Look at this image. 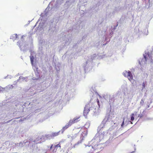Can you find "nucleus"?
I'll list each match as a JSON object with an SVG mask.
<instances>
[{
    "instance_id": "f257e3e1",
    "label": "nucleus",
    "mask_w": 153,
    "mask_h": 153,
    "mask_svg": "<svg viewBox=\"0 0 153 153\" xmlns=\"http://www.w3.org/2000/svg\"><path fill=\"white\" fill-rule=\"evenodd\" d=\"M150 54H149V53H145V54H144V58H143L142 59H141L139 61V64L141 65L142 64H145L146 63V61H147L148 56L150 57Z\"/></svg>"
},
{
    "instance_id": "f03ea898",
    "label": "nucleus",
    "mask_w": 153,
    "mask_h": 153,
    "mask_svg": "<svg viewBox=\"0 0 153 153\" xmlns=\"http://www.w3.org/2000/svg\"><path fill=\"white\" fill-rule=\"evenodd\" d=\"M123 75L125 77H127L130 81L133 79V77L132 75L131 72L130 71H125L123 72Z\"/></svg>"
},
{
    "instance_id": "7ed1b4c3",
    "label": "nucleus",
    "mask_w": 153,
    "mask_h": 153,
    "mask_svg": "<svg viewBox=\"0 0 153 153\" xmlns=\"http://www.w3.org/2000/svg\"><path fill=\"white\" fill-rule=\"evenodd\" d=\"M79 117L74 118L73 120H69V123H71V125L78 122Z\"/></svg>"
},
{
    "instance_id": "20e7f679",
    "label": "nucleus",
    "mask_w": 153,
    "mask_h": 153,
    "mask_svg": "<svg viewBox=\"0 0 153 153\" xmlns=\"http://www.w3.org/2000/svg\"><path fill=\"white\" fill-rule=\"evenodd\" d=\"M89 109L87 107H85L83 111V115L84 116L87 115L89 111Z\"/></svg>"
},
{
    "instance_id": "39448f33",
    "label": "nucleus",
    "mask_w": 153,
    "mask_h": 153,
    "mask_svg": "<svg viewBox=\"0 0 153 153\" xmlns=\"http://www.w3.org/2000/svg\"><path fill=\"white\" fill-rule=\"evenodd\" d=\"M19 37H20L22 38L23 37V36H22L20 34L18 35L17 34H15L12 36L13 38H17Z\"/></svg>"
},
{
    "instance_id": "423d86ee",
    "label": "nucleus",
    "mask_w": 153,
    "mask_h": 153,
    "mask_svg": "<svg viewBox=\"0 0 153 153\" xmlns=\"http://www.w3.org/2000/svg\"><path fill=\"white\" fill-rule=\"evenodd\" d=\"M60 132V131H59L58 132H53L51 134V137H56L58 135Z\"/></svg>"
},
{
    "instance_id": "0eeeda50",
    "label": "nucleus",
    "mask_w": 153,
    "mask_h": 153,
    "mask_svg": "<svg viewBox=\"0 0 153 153\" xmlns=\"http://www.w3.org/2000/svg\"><path fill=\"white\" fill-rule=\"evenodd\" d=\"M72 125L71 123H69V121L68 123L67 124H66L65 126H64L62 130H63V131L65 130L66 129L68 128L69 126H70L71 125Z\"/></svg>"
},
{
    "instance_id": "6e6552de",
    "label": "nucleus",
    "mask_w": 153,
    "mask_h": 153,
    "mask_svg": "<svg viewBox=\"0 0 153 153\" xmlns=\"http://www.w3.org/2000/svg\"><path fill=\"white\" fill-rule=\"evenodd\" d=\"M50 137H51V136H50L48 134L47 135H45L44 136H42L41 138V139H44L45 140H46V139H48V138H49Z\"/></svg>"
},
{
    "instance_id": "1a4fd4ad",
    "label": "nucleus",
    "mask_w": 153,
    "mask_h": 153,
    "mask_svg": "<svg viewBox=\"0 0 153 153\" xmlns=\"http://www.w3.org/2000/svg\"><path fill=\"white\" fill-rule=\"evenodd\" d=\"M134 113H132L131 114V120L132 121H133L134 119Z\"/></svg>"
},
{
    "instance_id": "9d476101",
    "label": "nucleus",
    "mask_w": 153,
    "mask_h": 153,
    "mask_svg": "<svg viewBox=\"0 0 153 153\" xmlns=\"http://www.w3.org/2000/svg\"><path fill=\"white\" fill-rule=\"evenodd\" d=\"M54 147L56 148L57 147H59V149H60L61 148V146L60 144H59V143L57 144V145H55L54 146Z\"/></svg>"
},
{
    "instance_id": "9b49d317",
    "label": "nucleus",
    "mask_w": 153,
    "mask_h": 153,
    "mask_svg": "<svg viewBox=\"0 0 153 153\" xmlns=\"http://www.w3.org/2000/svg\"><path fill=\"white\" fill-rule=\"evenodd\" d=\"M144 101L143 99H142L140 102V104L141 105H143L144 103Z\"/></svg>"
},
{
    "instance_id": "f8f14e48",
    "label": "nucleus",
    "mask_w": 153,
    "mask_h": 153,
    "mask_svg": "<svg viewBox=\"0 0 153 153\" xmlns=\"http://www.w3.org/2000/svg\"><path fill=\"white\" fill-rule=\"evenodd\" d=\"M124 120H125L124 118H123V121L122 123L121 126L122 127H123V126H124Z\"/></svg>"
},
{
    "instance_id": "ddd939ff",
    "label": "nucleus",
    "mask_w": 153,
    "mask_h": 153,
    "mask_svg": "<svg viewBox=\"0 0 153 153\" xmlns=\"http://www.w3.org/2000/svg\"><path fill=\"white\" fill-rule=\"evenodd\" d=\"M145 84H146V82H143V83L142 84L143 88H145Z\"/></svg>"
},
{
    "instance_id": "4468645a",
    "label": "nucleus",
    "mask_w": 153,
    "mask_h": 153,
    "mask_svg": "<svg viewBox=\"0 0 153 153\" xmlns=\"http://www.w3.org/2000/svg\"><path fill=\"white\" fill-rule=\"evenodd\" d=\"M97 102L98 104L99 105V100L98 99H97Z\"/></svg>"
},
{
    "instance_id": "2eb2a0df",
    "label": "nucleus",
    "mask_w": 153,
    "mask_h": 153,
    "mask_svg": "<svg viewBox=\"0 0 153 153\" xmlns=\"http://www.w3.org/2000/svg\"><path fill=\"white\" fill-rule=\"evenodd\" d=\"M53 146V145H51V147H50V149H52V147Z\"/></svg>"
},
{
    "instance_id": "dca6fc26",
    "label": "nucleus",
    "mask_w": 153,
    "mask_h": 153,
    "mask_svg": "<svg viewBox=\"0 0 153 153\" xmlns=\"http://www.w3.org/2000/svg\"><path fill=\"white\" fill-rule=\"evenodd\" d=\"M31 62H33V59H31Z\"/></svg>"
},
{
    "instance_id": "f3484780",
    "label": "nucleus",
    "mask_w": 153,
    "mask_h": 153,
    "mask_svg": "<svg viewBox=\"0 0 153 153\" xmlns=\"http://www.w3.org/2000/svg\"><path fill=\"white\" fill-rule=\"evenodd\" d=\"M10 120L9 121H8L7 122V123H8V122H10Z\"/></svg>"
},
{
    "instance_id": "a211bd4d",
    "label": "nucleus",
    "mask_w": 153,
    "mask_h": 153,
    "mask_svg": "<svg viewBox=\"0 0 153 153\" xmlns=\"http://www.w3.org/2000/svg\"><path fill=\"white\" fill-rule=\"evenodd\" d=\"M131 123L132 124V122H131Z\"/></svg>"
}]
</instances>
